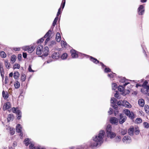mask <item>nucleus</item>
Wrapping results in <instances>:
<instances>
[{"label": "nucleus", "instance_id": "nucleus-1", "mask_svg": "<svg viewBox=\"0 0 149 149\" xmlns=\"http://www.w3.org/2000/svg\"><path fill=\"white\" fill-rule=\"evenodd\" d=\"M105 135V132L104 130H101L99 131L98 135L93 138V140L94 141L98 142L100 145L103 142V139Z\"/></svg>", "mask_w": 149, "mask_h": 149}, {"label": "nucleus", "instance_id": "nucleus-2", "mask_svg": "<svg viewBox=\"0 0 149 149\" xmlns=\"http://www.w3.org/2000/svg\"><path fill=\"white\" fill-rule=\"evenodd\" d=\"M123 112L132 120L134 118V115L133 112L132 111L130 112L129 109H124Z\"/></svg>", "mask_w": 149, "mask_h": 149}, {"label": "nucleus", "instance_id": "nucleus-3", "mask_svg": "<svg viewBox=\"0 0 149 149\" xmlns=\"http://www.w3.org/2000/svg\"><path fill=\"white\" fill-rule=\"evenodd\" d=\"M138 14L139 15H142L144 12V7L143 5H140L138 8Z\"/></svg>", "mask_w": 149, "mask_h": 149}, {"label": "nucleus", "instance_id": "nucleus-4", "mask_svg": "<svg viewBox=\"0 0 149 149\" xmlns=\"http://www.w3.org/2000/svg\"><path fill=\"white\" fill-rule=\"evenodd\" d=\"M43 46L42 45H38L37 48L36 54L38 55H40L42 52Z\"/></svg>", "mask_w": 149, "mask_h": 149}, {"label": "nucleus", "instance_id": "nucleus-5", "mask_svg": "<svg viewBox=\"0 0 149 149\" xmlns=\"http://www.w3.org/2000/svg\"><path fill=\"white\" fill-rule=\"evenodd\" d=\"M100 145L99 143L98 142L95 141H93L89 142V146L92 148H94L99 145Z\"/></svg>", "mask_w": 149, "mask_h": 149}, {"label": "nucleus", "instance_id": "nucleus-6", "mask_svg": "<svg viewBox=\"0 0 149 149\" xmlns=\"http://www.w3.org/2000/svg\"><path fill=\"white\" fill-rule=\"evenodd\" d=\"M72 57L73 58H76L78 57V52L74 49H72L70 51Z\"/></svg>", "mask_w": 149, "mask_h": 149}, {"label": "nucleus", "instance_id": "nucleus-7", "mask_svg": "<svg viewBox=\"0 0 149 149\" xmlns=\"http://www.w3.org/2000/svg\"><path fill=\"white\" fill-rule=\"evenodd\" d=\"M119 123L122 124L126 120L127 117L126 116H123L122 114H120V115Z\"/></svg>", "mask_w": 149, "mask_h": 149}, {"label": "nucleus", "instance_id": "nucleus-8", "mask_svg": "<svg viewBox=\"0 0 149 149\" xmlns=\"http://www.w3.org/2000/svg\"><path fill=\"white\" fill-rule=\"evenodd\" d=\"M49 50L48 47H44L43 50H42L43 53L42 55L44 56H46L49 54Z\"/></svg>", "mask_w": 149, "mask_h": 149}, {"label": "nucleus", "instance_id": "nucleus-9", "mask_svg": "<svg viewBox=\"0 0 149 149\" xmlns=\"http://www.w3.org/2000/svg\"><path fill=\"white\" fill-rule=\"evenodd\" d=\"M11 106V104L10 102H8L5 103L3 107V111L9 109L10 108Z\"/></svg>", "mask_w": 149, "mask_h": 149}, {"label": "nucleus", "instance_id": "nucleus-10", "mask_svg": "<svg viewBox=\"0 0 149 149\" xmlns=\"http://www.w3.org/2000/svg\"><path fill=\"white\" fill-rule=\"evenodd\" d=\"M88 148V145L86 144L84 146H79L76 148L72 147L71 148L72 149H87Z\"/></svg>", "mask_w": 149, "mask_h": 149}, {"label": "nucleus", "instance_id": "nucleus-11", "mask_svg": "<svg viewBox=\"0 0 149 149\" xmlns=\"http://www.w3.org/2000/svg\"><path fill=\"white\" fill-rule=\"evenodd\" d=\"M141 91L143 93L147 94L149 96V89L148 88L143 87L141 89Z\"/></svg>", "mask_w": 149, "mask_h": 149}, {"label": "nucleus", "instance_id": "nucleus-12", "mask_svg": "<svg viewBox=\"0 0 149 149\" xmlns=\"http://www.w3.org/2000/svg\"><path fill=\"white\" fill-rule=\"evenodd\" d=\"M110 121L112 124H117L118 122V119L116 117H112L110 118Z\"/></svg>", "mask_w": 149, "mask_h": 149}, {"label": "nucleus", "instance_id": "nucleus-13", "mask_svg": "<svg viewBox=\"0 0 149 149\" xmlns=\"http://www.w3.org/2000/svg\"><path fill=\"white\" fill-rule=\"evenodd\" d=\"M51 56L52 58L53 59H58L59 58V54L58 53H57L55 52H52Z\"/></svg>", "mask_w": 149, "mask_h": 149}, {"label": "nucleus", "instance_id": "nucleus-14", "mask_svg": "<svg viewBox=\"0 0 149 149\" xmlns=\"http://www.w3.org/2000/svg\"><path fill=\"white\" fill-rule=\"evenodd\" d=\"M90 60L92 62H93L95 64L99 63L100 61L98 60L96 58H95L92 56H88Z\"/></svg>", "mask_w": 149, "mask_h": 149}, {"label": "nucleus", "instance_id": "nucleus-15", "mask_svg": "<svg viewBox=\"0 0 149 149\" xmlns=\"http://www.w3.org/2000/svg\"><path fill=\"white\" fill-rule=\"evenodd\" d=\"M107 137H109L111 139L114 138L116 136V134L115 133L112 132H109L107 134Z\"/></svg>", "mask_w": 149, "mask_h": 149}, {"label": "nucleus", "instance_id": "nucleus-16", "mask_svg": "<svg viewBox=\"0 0 149 149\" xmlns=\"http://www.w3.org/2000/svg\"><path fill=\"white\" fill-rule=\"evenodd\" d=\"M14 117L13 114L12 113L9 114L7 118V122H9L10 120H13Z\"/></svg>", "mask_w": 149, "mask_h": 149}, {"label": "nucleus", "instance_id": "nucleus-17", "mask_svg": "<svg viewBox=\"0 0 149 149\" xmlns=\"http://www.w3.org/2000/svg\"><path fill=\"white\" fill-rule=\"evenodd\" d=\"M138 103L139 106L141 107H143L145 104V101L143 99H139L138 101Z\"/></svg>", "mask_w": 149, "mask_h": 149}, {"label": "nucleus", "instance_id": "nucleus-18", "mask_svg": "<svg viewBox=\"0 0 149 149\" xmlns=\"http://www.w3.org/2000/svg\"><path fill=\"white\" fill-rule=\"evenodd\" d=\"M22 127L19 124H18L17 125L16 128V131L17 132H21L22 131Z\"/></svg>", "mask_w": 149, "mask_h": 149}, {"label": "nucleus", "instance_id": "nucleus-19", "mask_svg": "<svg viewBox=\"0 0 149 149\" xmlns=\"http://www.w3.org/2000/svg\"><path fill=\"white\" fill-rule=\"evenodd\" d=\"M56 40L57 42H59L61 40V35L59 33L57 32L56 34Z\"/></svg>", "mask_w": 149, "mask_h": 149}, {"label": "nucleus", "instance_id": "nucleus-20", "mask_svg": "<svg viewBox=\"0 0 149 149\" xmlns=\"http://www.w3.org/2000/svg\"><path fill=\"white\" fill-rule=\"evenodd\" d=\"M17 114V119L19 120L22 117V113L21 111L19 110H17V112L16 113Z\"/></svg>", "mask_w": 149, "mask_h": 149}, {"label": "nucleus", "instance_id": "nucleus-21", "mask_svg": "<svg viewBox=\"0 0 149 149\" xmlns=\"http://www.w3.org/2000/svg\"><path fill=\"white\" fill-rule=\"evenodd\" d=\"M3 96L4 99H7L8 97V94L7 92H6L3 91L2 92Z\"/></svg>", "mask_w": 149, "mask_h": 149}, {"label": "nucleus", "instance_id": "nucleus-22", "mask_svg": "<svg viewBox=\"0 0 149 149\" xmlns=\"http://www.w3.org/2000/svg\"><path fill=\"white\" fill-rule=\"evenodd\" d=\"M134 128L133 127H131L128 130V134L130 136H133L134 134Z\"/></svg>", "mask_w": 149, "mask_h": 149}, {"label": "nucleus", "instance_id": "nucleus-23", "mask_svg": "<svg viewBox=\"0 0 149 149\" xmlns=\"http://www.w3.org/2000/svg\"><path fill=\"white\" fill-rule=\"evenodd\" d=\"M112 127L110 125H108L106 127V133L111 132Z\"/></svg>", "mask_w": 149, "mask_h": 149}, {"label": "nucleus", "instance_id": "nucleus-24", "mask_svg": "<svg viewBox=\"0 0 149 149\" xmlns=\"http://www.w3.org/2000/svg\"><path fill=\"white\" fill-rule=\"evenodd\" d=\"M17 58V56L15 55H12L10 58L11 62L13 63L15 61Z\"/></svg>", "mask_w": 149, "mask_h": 149}, {"label": "nucleus", "instance_id": "nucleus-25", "mask_svg": "<svg viewBox=\"0 0 149 149\" xmlns=\"http://www.w3.org/2000/svg\"><path fill=\"white\" fill-rule=\"evenodd\" d=\"M124 88L123 86L119 85L118 87V90L119 91L123 93L124 91Z\"/></svg>", "mask_w": 149, "mask_h": 149}, {"label": "nucleus", "instance_id": "nucleus-26", "mask_svg": "<svg viewBox=\"0 0 149 149\" xmlns=\"http://www.w3.org/2000/svg\"><path fill=\"white\" fill-rule=\"evenodd\" d=\"M27 49H28V52L29 53H31L32 52L34 49L35 47L34 46H32L31 47H28Z\"/></svg>", "mask_w": 149, "mask_h": 149}, {"label": "nucleus", "instance_id": "nucleus-27", "mask_svg": "<svg viewBox=\"0 0 149 149\" xmlns=\"http://www.w3.org/2000/svg\"><path fill=\"white\" fill-rule=\"evenodd\" d=\"M52 31L50 29L48 31L45 35L43 38H44L50 37V35Z\"/></svg>", "mask_w": 149, "mask_h": 149}, {"label": "nucleus", "instance_id": "nucleus-28", "mask_svg": "<svg viewBox=\"0 0 149 149\" xmlns=\"http://www.w3.org/2000/svg\"><path fill=\"white\" fill-rule=\"evenodd\" d=\"M52 31L50 29L48 31L45 35L43 38H44L50 37V35Z\"/></svg>", "mask_w": 149, "mask_h": 149}, {"label": "nucleus", "instance_id": "nucleus-29", "mask_svg": "<svg viewBox=\"0 0 149 149\" xmlns=\"http://www.w3.org/2000/svg\"><path fill=\"white\" fill-rule=\"evenodd\" d=\"M4 63L6 68H7L9 69V68L10 64L8 62V60L7 59H6L5 60Z\"/></svg>", "mask_w": 149, "mask_h": 149}, {"label": "nucleus", "instance_id": "nucleus-30", "mask_svg": "<svg viewBox=\"0 0 149 149\" xmlns=\"http://www.w3.org/2000/svg\"><path fill=\"white\" fill-rule=\"evenodd\" d=\"M148 83V82L146 81H145L143 83L142 85H141V86L142 87H146V88H148V89H149V85H147Z\"/></svg>", "mask_w": 149, "mask_h": 149}, {"label": "nucleus", "instance_id": "nucleus-31", "mask_svg": "<svg viewBox=\"0 0 149 149\" xmlns=\"http://www.w3.org/2000/svg\"><path fill=\"white\" fill-rule=\"evenodd\" d=\"M0 56L2 58H5L6 56V54L3 51H1L0 52Z\"/></svg>", "mask_w": 149, "mask_h": 149}, {"label": "nucleus", "instance_id": "nucleus-32", "mask_svg": "<svg viewBox=\"0 0 149 149\" xmlns=\"http://www.w3.org/2000/svg\"><path fill=\"white\" fill-rule=\"evenodd\" d=\"M19 74L18 72H15L14 73L13 77L15 79H17L19 77Z\"/></svg>", "mask_w": 149, "mask_h": 149}, {"label": "nucleus", "instance_id": "nucleus-33", "mask_svg": "<svg viewBox=\"0 0 149 149\" xmlns=\"http://www.w3.org/2000/svg\"><path fill=\"white\" fill-rule=\"evenodd\" d=\"M144 109L146 113L149 114V106L146 105L144 107Z\"/></svg>", "mask_w": 149, "mask_h": 149}, {"label": "nucleus", "instance_id": "nucleus-34", "mask_svg": "<svg viewBox=\"0 0 149 149\" xmlns=\"http://www.w3.org/2000/svg\"><path fill=\"white\" fill-rule=\"evenodd\" d=\"M30 141L29 139H25L24 141V142L26 146H27L30 144Z\"/></svg>", "mask_w": 149, "mask_h": 149}, {"label": "nucleus", "instance_id": "nucleus-35", "mask_svg": "<svg viewBox=\"0 0 149 149\" xmlns=\"http://www.w3.org/2000/svg\"><path fill=\"white\" fill-rule=\"evenodd\" d=\"M14 86L16 88H18L20 87V83L18 81H16L14 84Z\"/></svg>", "mask_w": 149, "mask_h": 149}, {"label": "nucleus", "instance_id": "nucleus-36", "mask_svg": "<svg viewBox=\"0 0 149 149\" xmlns=\"http://www.w3.org/2000/svg\"><path fill=\"white\" fill-rule=\"evenodd\" d=\"M131 138L130 137L128 136H125L123 139V141H125L126 140H130Z\"/></svg>", "mask_w": 149, "mask_h": 149}, {"label": "nucleus", "instance_id": "nucleus-37", "mask_svg": "<svg viewBox=\"0 0 149 149\" xmlns=\"http://www.w3.org/2000/svg\"><path fill=\"white\" fill-rule=\"evenodd\" d=\"M68 54L66 53H64L62 54L61 57L62 59H66L68 57Z\"/></svg>", "mask_w": 149, "mask_h": 149}, {"label": "nucleus", "instance_id": "nucleus-38", "mask_svg": "<svg viewBox=\"0 0 149 149\" xmlns=\"http://www.w3.org/2000/svg\"><path fill=\"white\" fill-rule=\"evenodd\" d=\"M58 16H56L52 24L53 26L54 27L55 25L56 24L57 22L58 19Z\"/></svg>", "mask_w": 149, "mask_h": 149}, {"label": "nucleus", "instance_id": "nucleus-39", "mask_svg": "<svg viewBox=\"0 0 149 149\" xmlns=\"http://www.w3.org/2000/svg\"><path fill=\"white\" fill-rule=\"evenodd\" d=\"M38 147V146L35 147L34 144L32 143H31L29 146L30 149H37V148Z\"/></svg>", "mask_w": 149, "mask_h": 149}, {"label": "nucleus", "instance_id": "nucleus-40", "mask_svg": "<svg viewBox=\"0 0 149 149\" xmlns=\"http://www.w3.org/2000/svg\"><path fill=\"white\" fill-rule=\"evenodd\" d=\"M26 78V76L24 74H22L21 75V79L22 81H25Z\"/></svg>", "mask_w": 149, "mask_h": 149}, {"label": "nucleus", "instance_id": "nucleus-41", "mask_svg": "<svg viewBox=\"0 0 149 149\" xmlns=\"http://www.w3.org/2000/svg\"><path fill=\"white\" fill-rule=\"evenodd\" d=\"M20 67V65L18 63H15L13 66L14 69H19Z\"/></svg>", "mask_w": 149, "mask_h": 149}, {"label": "nucleus", "instance_id": "nucleus-42", "mask_svg": "<svg viewBox=\"0 0 149 149\" xmlns=\"http://www.w3.org/2000/svg\"><path fill=\"white\" fill-rule=\"evenodd\" d=\"M130 92L129 90H124V91L123 93H122V94L124 95H125L127 94H128Z\"/></svg>", "mask_w": 149, "mask_h": 149}, {"label": "nucleus", "instance_id": "nucleus-43", "mask_svg": "<svg viewBox=\"0 0 149 149\" xmlns=\"http://www.w3.org/2000/svg\"><path fill=\"white\" fill-rule=\"evenodd\" d=\"M112 89L113 90H115L116 89V88H117V84L115 83H113L112 84Z\"/></svg>", "mask_w": 149, "mask_h": 149}, {"label": "nucleus", "instance_id": "nucleus-44", "mask_svg": "<svg viewBox=\"0 0 149 149\" xmlns=\"http://www.w3.org/2000/svg\"><path fill=\"white\" fill-rule=\"evenodd\" d=\"M127 131L126 130L122 129L121 132V134L123 135H124L126 134Z\"/></svg>", "mask_w": 149, "mask_h": 149}, {"label": "nucleus", "instance_id": "nucleus-45", "mask_svg": "<svg viewBox=\"0 0 149 149\" xmlns=\"http://www.w3.org/2000/svg\"><path fill=\"white\" fill-rule=\"evenodd\" d=\"M140 132V131L138 128H136L135 130H134V133L135 134L137 135L139 134Z\"/></svg>", "mask_w": 149, "mask_h": 149}, {"label": "nucleus", "instance_id": "nucleus-46", "mask_svg": "<svg viewBox=\"0 0 149 149\" xmlns=\"http://www.w3.org/2000/svg\"><path fill=\"white\" fill-rule=\"evenodd\" d=\"M44 38L43 37L39 40H38L37 41V43H42L44 40Z\"/></svg>", "mask_w": 149, "mask_h": 149}, {"label": "nucleus", "instance_id": "nucleus-47", "mask_svg": "<svg viewBox=\"0 0 149 149\" xmlns=\"http://www.w3.org/2000/svg\"><path fill=\"white\" fill-rule=\"evenodd\" d=\"M136 121L137 123H141L142 122V120L141 118H137L136 120Z\"/></svg>", "mask_w": 149, "mask_h": 149}, {"label": "nucleus", "instance_id": "nucleus-48", "mask_svg": "<svg viewBox=\"0 0 149 149\" xmlns=\"http://www.w3.org/2000/svg\"><path fill=\"white\" fill-rule=\"evenodd\" d=\"M15 133V130L14 129H10V134L11 135H13Z\"/></svg>", "mask_w": 149, "mask_h": 149}, {"label": "nucleus", "instance_id": "nucleus-49", "mask_svg": "<svg viewBox=\"0 0 149 149\" xmlns=\"http://www.w3.org/2000/svg\"><path fill=\"white\" fill-rule=\"evenodd\" d=\"M121 137L119 136H117L116 138V142H119L121 140Z\"/></svg>", "mask_w": 149, "mask_h": 149}, {"label": "nucleus", "instance_id": "nucleus-50", "mask_svg": "<svg viewBox=\"0 0 149 149\" xmlns=\"http://www.w3.org/2000/svg\"><path fill=\"white\" fill-rule=\"evenodd\" d=\"M61 43L62 46H63L64 47H65L67 45V43L66 42L63 40L61 41Z\"/></svg>", "mask_w": 149, "mask_h": 149}, {"label": "nucleus", "instance_id": "nucleus-51", "mask_svg": "<svg viewBox=\"0 0 149 149\" xmlns=\"http://www.w3.org/2000/svg\"><path fill=\"white\" fill-rule=\"evenodd\" d=\"M55 44V42L54 41H52L51 42L50 44L49 45V47H51Z\"/></svg>", "mask_w": 149, "mask_h": 149}, {"label": "nucleus", "instance_id": "nucleus-52", "mask_svg": "<svg viewBox=\"0 0 149 149\" xmlns=\"http://www.w3.org/2000/svg\"><path fill=\"white\" fill-rule=\"evenodd\" d=\"M125 106L127 107H130V106H131L130 104H129V103L127 102V101H125Z\"/></svg>", "mask_w": 149, "mask_h": 149}, {"label": "nucleus", "instance_id": "nucleus-53", "mask_svg": "<svg viewBox=\"0 0 149 149\" xmlns=\"http://www.w3.org/2000/svg\"><path fill=\"white\" fill-rule=\"evenodd\" d=\"M104 71L105 72H111V70L109 68H105Z\"/></svg>", "mask_w": 149, "mask_h": 149}, {"label": "nucleus", "instance_id": "nucleus-54", "mask_svg": "<svg viewBox=\"0 0 149 149\" xmlns=\"http://www.w3.org/2000/svg\"><path fill=\"white\" fill-rule=\"evenodd\" d=\"M28 69V71L29 72H34V70H32L31 65H29Z\"/></svg>", "mask_w": 149, "mask_h": 149}, {"label": "nucleus", "instance_id": "nucleus-55", "mask_svg": "<svg viewBox=\"0 0 149 149\" xmlns=\"http://www.w3.org/2000/svg\"><path fill=\"white\" fill-rule=\"evenodd\" d=\"M143 124L145 126V127L147 128L149 127V124L146 122H144Z\"/></svg>", "mask_w": 149, "mask_h": 149}, {"label": "nucleus", "instance_id": "nucleus-56", "mask_svg": "<svg viewBox=\"0 0 149 149\" xmlns=\"http://www.w3.org/2000/svg\"><path fill=\"white\" fill-rule=\"evenodd\" d=\"M113 109L112 108H110L109 109V111L108 112V113L109 115H111L113 113Z\"/></svg>", "mask_w": 149, "mask_h": 149}, {"label": "nucleus", "instance_id": "nucleus-57", "mask_svg": "<svg viewBox=\"0 0 149 149\" xmlns=\"http://www.w3.org/2000/svg\"><path fill=\"white\" fill-rule=\"evenodd\" d=\"M111 100L113 101V102H112V103H115L117 101L116 99L114 97L111 98Z\"/></svg>", "mask_w": 149, "mask_h": 149}, {"label": "nucleus", "instance_id": "nucleus-58", "mask_svg": "<svg viewBox=\"0 0 149 149\" xmlns=\"http://www.w3.org/2000/svg\"><path fill=\"white\" fill-rule=\"evenodd\" d=\"M114 96L117 98H119V96L118 92L117 91H116V93L115 94Z\"/></svg>", "mask_w": 149, "mask_h": 149}, {"label": "nucleus", "instance_id": "nucleus-59", "mask_svg": "<svg viewBox=\"0 0 149 149\" xmlns=\"http://www.w3.org/2000/svg\"><path fill=\"white\" fill-rule=\"evenodd\" d=\"M65 1H62V4L61 6V7L62 9H63L65 6Z\"/></svg>", "mask_w": 149, "mask_h": 149}, {"label": "nucleus", "instance_id": "nucleus-60", "mask_svg": "<svg viewBox=\"0 0 149 149\" xmlns=\"http://www.w3.org/2000/svg\"><path fill=\"white\" fill-rule=\"evenodd\" d=\"M22 58V55L21 54H19L17 56V58L19 61H21Z\"/></svg>", "mask_w": 149, "mask_h": 149}, {"label": "nucleus", "instance_id": "nucleus-61", "mask_svg": "<svg viewBox=\"0 0 149 149\" xmlns=\"http://www.w3.org/2000/svg\"><path fill=\"white\" fill-rule=\"evenodd\" d=\"M61 8H59L58 10V13H57V15H56V16H58H58L61 13Z\"/></svg>", "mask_w": 149, "mask_h": 149}, {"label": "nucleus", "instance_id": "nucleus-62", "mask_svg": "<svg viewBox=\"0 0 149 149\" xmlns=\"http://www.w3.org/2000/svg\"><path fill=\"white\" fill-rule=\"evenodd\" d=\"M50 40V38L49 37H47V38L45 40V44H46L47 42L49 41Z\"/></svg>", "mask_w": 149, "mask_h": 149}, {"label": "nucleus", "instance_id": "nucleus-63", "mask_svg": "<svg viewBox=\"0 0 149 149\" xmlns=\"http://www.w3.org/2000/svg\"><path fill=\"white\" fill-rule=\"evenodd\" d=\"M17 110L15 107H13L12 108V111L13 113H16L17 112Z\"/></svg>", "mask_w": 149, "mask_h": 149}, {"label": "nucleus", "instance_id": "nucleus-64", "mask_svg": "<svg viewBox=\"0 0 149 149\" xmlns=\"http://www.w3.org/2000/svg\"><path fill=\"white\" fill-rule=\"evenodd\" d=\"M13 49L15 51H19L20 50V48H14Z\"/></svg>", "mask_w": 149, "mask_h": 149}]
</instances>
